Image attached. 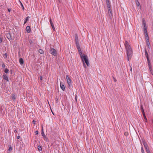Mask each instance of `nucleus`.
Returning <instances> with one entry per match:
<instances>
[{
  "instance_id": "obj_1",
  "label": "nucleus",
  "mask_w": 153,
  "mask_h": 153,
  "mask_svg": "<svg viewBox=\"0 0 153 153\" xmlns=\"http://www.w3.org/2000/svg\"><path fill=\"white\" fill-rule=\"evenodd\" d=\"M124 45L126 51L128 60L129 61L131 59L132 55V49L128 42L126 40H125Z\"/></svg>"
},
{
  "instance_id": "obj_2",
  "label": "nucleus",
  "mask_w": 153,
  "mask_h": 153,
  "mask_svg": "<svg viewBox=\"0 0 153 153\" xmlns=\"http://www.w3.org/2000/svg\"><path fill=\"white\" fill-rule=\"evenodd\" d=\"M66 79L67 83L69 86V88H70L72 87V81L71 78L69 77L68 75L66 76Z\"/></svg>"
},
{
  "instance_id": "obj_3",
  "label": "nucleus",
  "mask_w": 153,
  "mask_h": 153,
  "mask_svg": "<svg viewBox=\"0 0 153 153\" xmlns=\"http://www.w3.org/2000/svg\"><path fill=\"white\" fill-rule=\"evenodd\" d=\"M51 53L54 56H56L57 54L56 51L53 48H51L50 49Z\"/></svg>"
},
{
  "instance_id": "obj_4",
  "label": "nucleus",
  "mask_w": 153,
  "mask_h": 153,
  "mask_svg": "<svg viewBox=\"0 0 153 153\" xmlns=\"http://www.w3.org/2000/svg\"><path fill=\"white\" fill-rule=\"evenodd\" d=\"M143 144L144 146V147L145 148V149L146 150V152H147V153H149L150 152V151L149 149L148 146L147 145V144L146 143H143Z\"/></svg>"
},
{
  "instance_id": "obj_5",
  "label": "nucleus",
  "mask_w": 153,
  "mask_h": 153,
  "mask_svg": "<svg viewBox=\"0 0 153 153\" xmlns=\"http://www.w3.org/2000/svg\"><path fill=\"white\" fill-rule=\"evenodd\" d=\"M108 14L109 15V17L111 18V17H113V13L112 10L111 9V8L108 7Z\"/></svg>"
},
{
  "instance_id": "obj_6",
  "label": "nucleus",
  "mask_w": 153,
  "mask_h": 153,
  "mask_svg": "<svg viewBox=\"0 0 153 153\" xmlns=\"http://www.w3.org/2000/svg\"><path fill=\"white\" fill-rule=\"evenodd\" d=\"M82 60V61H85V62L88 60V57L86 55L83 54V56H81V58Z\"/></svg>"
},
{
  "instance_id": "obj_7",
  "label": "nucleus",
  "mask_w": 153,
  "mask_h": 153,
  "mask_svg": "<svg viewBox=\"0 0 153 153\" xmlns=\"http://www.w3.org/2000/svg\"><path fill=\"white\" fill-rule=\"evenodd\" d=\"M144 31L146 40H149V37L148 36V34L147 33L146 29H144Z\"/></svg>"
},
{
  "instance_id": "obj_8",
  "label": "nucleus",
  "mask_w": 153,
  "mask_h": 153,
  "mask_svg": "<svg viewBox=\"0 0 153 153\" xmlns=\"http://www.w3.org/2000/svg\"><path fill=\"white\" fill-rule=\"evenodd\" d=\"M144 31L146 40H149V37L148 36V34L147 33L146 29H144Z\"/></svg>"
},
{
  "instance_id": "obj_9",
  "label": "nucleus",
  "mask_w": 153,
  "mask_h": 153,
  "mask_svg": "<svg viewBox=\"0 0 153 153\" xmlns=\"http://www.w3.org/2000/svg\"><path fill=\"white\" fill-rule=\"evenodd\" d=\"M6 36L7 38L9 40H12V37L10 33H7L6 34Z\"/></svg>"
},
{
  "instance_id": "obj_10",
  "label": "nucleus",
  "mask_w": 153,
  "mask_h": 153,
  "mask_svg": "<svg viewBox=\"0 0 153 153\" xmlns=\"http://www.w3.org/2000/svg\"><path fill=\"white\" fill-rule=\"evenodd\" d=\"M146 58H147V63H148V65L149 66V67H150V68H151V67H152V65L151 63L150 62L149 59V57H146Z\"/></svg>"
},
{
  "instance_id": "obj_11",
  "label": "nucleus",
  "mask_w": 153,
  "mask_h": 153,
  "mask_svg": "<svg viewBox=\"0 0 153 153\" xmlns=\"http://www.w3.org/2000/svg\"><path fill=\"white\" fill-rule=\"evenodd\" d=\"M26 30L27 33H30L31 31V29L30 27L28 26H27L26 28Z\"/></svg>"
},
{
  "instance_id": "obj_12",
  "label": "nucleus",
  "mask_w": 153,
  "mask_h": 153,
  "mask_svg": "<svg viewBox=\"0 0 153 153\" xmlns=\"http://www.w3.org/2000/svg\"><path fill=\"white\" fill-rule=\"evenodd\" d=\"M79 41L78 40H75V43L76 44V48H79L80 47L79 44Z\"/></svg>"
},
{
  "instance_id": "obj_13",
  "label": "nucleus",
  "mask_w": 153,
  "mask_h": 153,
  "mask_svg": "<svg viewBox=\"0 0 153 153\" xmlns=\"http://www.w3.org/2000/svg\"><path fill=\"white\" fill-rule=\"evenodd\" d=\"M60 85L61 89L63 91H64L65 89V86L63 84H62V82H60Z\"/></svg>"
},
{
  "instance_id": "obj_14",
  "label": "nucleus",
  "mask_w": 153,
  "mask_h": 153,
  "mask_svg": "<svg viewBox=\"0 0 153 153\" xmlns=\"http://www.w3.org/2000/svg\"><path fill=\"white\" fill-rule=\"evenodd\" d=\"M3 79L7 81H9V79L8 78L6 74H4L3 75Z\"/></svg>"
},
{
  "instance_id": "obj_15",
  "label": "nucleus",
  "mask_w": 153,
  "mask_h": 153,
  "mask_svg": "<svg viewBox=\"0 0 153 153\" xmlns=\"http://www.w3.org/2000/svg\"><path fill=\"white\" fill-rule=\"evenodd\" d=\"M12 99L13 101H15L16 99V95L15 94H12Z\"/></svg>"
},
{
  "instance_id": "obj_16",
  "label": "nucleus",
  "mask_w": 153,
  "mask_h": 153,
  "mask_svg": "<svg viewBox=\"0 0 153 153\" xmlns=\"http://www.w3.org/2000/svg\"><path fill=\"white\" fill-rule=\"evenodd\" d=\"M106 1V4L108 8L109 7L111 8V5L110 4L109 1Z\"/></svg>"
},
{
  "instance_id": "obj_17",
  "label": "nucleus",
  "mask_w": 153,
  "mask_h": 153,
  "mask_svg": "<svg viewBox=\"0 0 153 153\" xmlns=\"http://www.w3.org/2000/svg\"><path fill=\"white\" fill-rule=\"evenodd\" d=\"M142 22L143 23V24L144 25V29H146V22H145V20L144 19H143Z\"/></svg>"
},
{
  "instance_id": "obj_18",
  "label": "nucleus",
  "mask_w": 153,
  "mask_h": 153,
  "mask_svg": "<svg viewBox=\"0 0 153 153\" xmlns=\"http://www.w3.org/2000/svg\"><path fill=\"white\" fill-rule=\"evenodd\" d=\"M145 56L146 57H149V55H148V53L147 51L146 50V48H145Z\"/></svg>"
},
{
  "instance_id": "obj_19",
  "label": "nucleus",
  "mask_w": 153,
  "mask_h": 153,
  "mask_svg": "<svg viewBox=\"0 0 153 153\" xmlns=\"http://www.w3.org/2000/svg\"><path fill=\"white\" fill-rule=\"evenodd\" d=\"M19 63H20L21 64V65H22V64H23L24 63V61H23V59L22 58H21L20 59H19Z\"/></svg>"
},
{
  "instance_id": "obj_20",
  "label": "nucleus",
  "mask_w": 153,
  "mask_h": 153,
  "mask_svg": "<svg viewBox=\"0 0 153 153\" xmlns=\"http://www.w3.org/2000/svg\"><path fill=\"white\" fill-rule=\"evenodd\" d=\"M140 108L141 111L142 112V114L144 113L145 112H144V110L143 107V106L142 105H141Z\"/></svg>"
},
{
  "instance_id": "obj_21",
  "label": "nucleus",
  "mask_w": 153,
  "mask_h": 153,
  "mask_svg": "<svg viewBox=\"0 0 153 153\" xmlns=\"http://www.w3.org/2000/svg\"><path fill=\"white\" fill-rule=\"evenodd\" d=\"M150 71L151 72V73L152 74V75H153V70L152 69V67H151V68L149 67Z\"/></svg>"
},
{
  "instance_id": "obj_22",
  "label": "nucleus",
  "mask_w": 153,
  "mask_h": 153,
  "mask_svg": "<svg viewBox=\"0 0 153 153\" xmlns=\"http://www.w3.org/2000/svg\"><path fill=\"white\" fill-rule=\"evenodd\" d=\"M38 52L40 54H43L44 53V51L41 49H40L38 50Z\"/></svg>"
},
{
  "instance_id": "obj_23",
  "label": "nucleus",
  "mask_w": 153,
  "mask_h": 153,
  "mask_svg": "<svg viewBox=\"0 0 153 153\" xmlns=\"http://www.w3.org/2000/svg\"><path fill=\"white\" fill-rule=\"evenodd\" d=\"M143 116L144 117V119L145 120L146 122H147V118L146 117V116L145 114V113H143Z\"/></svg>"
},
{
  "instance_id": "obj_24",
  "label": "nucleus",
  "mask_w": 153,
  "mask_h": 153,
  "mask_svg": "<svg viewBox=\"0 0 153 153\" xmlns=\"http://www.w3.org/2000/svg\"><path fill=\"white\" fill-rule=\"evenodd\" d=\"M28 19H29V16H27V17H26L25 18V20L24 23V25L28 21Z\"/></svg>"
},
{
  "instance_id": "obj_25",
  "label": "nucleus",
  "mask_w": 153,
  "mask_h": 153,
  "mask_svg": "<svg viewBox=\"0 0 153 153\" xmlns=\"http://www.w3.org/2000/svg\"><path fill=\"white\" fill-rule=\"evenodd\" d=\"M146 44L148 46V47L149 48V46L150 45V43L149 42V40H146Z\"/></svg>"
},
{
  "instance_id": "obj_26",
  "label": "nucleus",
  "mask_w": 153,
  "mask_h": 153,
  "mask_svg": "<svg viewBox=\"0 0 153 153\" xmlns=\"http://www.w3.org/2000/svg\"><path fill=\"white\" fill-rule=\"evenodd\" d=\"M135 1L136 2V4L137 5V6L138 7L139 6H140V4L138 1V0H136Z\"/></svg>"
},
{
  "instance_id": "obj_27",
  "label": "nucleus",
  "mask_w": 153,
  "mask_h": 153,
  "mask_svg": "<svg viewBox=\"0 0 153 153\" xmlns=\"http://www.w3.org/2000/svg\"><path fill=\"white\" fill-rule=\"evenodd\" d=\"M38 149L39 150V151H42V148L41 146H38Z\"/></svg>"
},
{
  "instance_id": "obj_28",
  "label": "nucleus",
  "mask_w": 153,
  "mask_h": 153,
  "mask_svg": "<svg viewBox=\"0 0 153 153\" xmlns=\"http://www.w3.org/2000/svg\"><path fill=\"white\" fill-rule=\"evenodd\" d=\"M85 62L86 64L87 65V66H89V62L88 60H87V61H86Z\"/></svg>"
},
{
  "instance_id": "obj_29",
  "label": "nucleus",
  "mask_w": 153,
  "mask_h": 153,
  "mask_svg": "<svg viewBox=\"0 0 153 153\" xmlns=\"http://www.w3.org/2000/svg\"><path fill=\"white\" fill-rule=\"evenodd\" d=\"M43 138L46 141H48V138L46 136L44 137Z\"/></svg>"
},
{
  "instance_id": "obj_30",
  "label": "nucleus",
  "mask_w": 153,
  "mask_h": 153,
  "mask_svg": "<svg viewBox=\"0 0 153 153\" xmlns=\"http://www.w3.org/2000/svg\"><path fill=\"white\" fill-rule=\"evenodd\" d=\"M9 71V70L7 68H6L4 71V72L6 73H8Z\"/></svg>"
},
{
  "instance_id": "obj_31",
  "label": "nucleus",
  "mask_w": 153,
  "mask_h": 153,
  "mask_svg": "<svg viewBox=\"0 0 153 153\" xmlns=\"http://www.w3.org/2000/svg\"><path fill=\"white\" fill-rule=\"evenodd\" d=\"M75 40H78V36L76 34H75Z\"/></svg>"
},
{
  "instance_id": "obj_32",
  "label": "nucleus",
  "mask_w": 153,
  "mask_h": 153,
  "mask_svg": "<svg viewBox=\"0 0 153 153\" xmlns=\"http://www.w3.org/2000/svg\"><path fill=\"white\" fill-rule=\"evenodd\" d=\"M77 48V49L78 50L79 53H81L82 52L80 48V47H79V48L78 47Z\"/></svg>"
},
{
  "instance_id": "obj_33",
  "label": "nucleus",
  "mask_w": 153,
  "mask_h": 153,
  "mask_svg": "<svg viewBox=\"0 0 153 153\" xmlns=\"http://www.w3.org/2000/svg\"><path fill=\"white\" fill-rule=\"evenodd\" d=\"M4 58L5 59L7 57V54L6 53H5V54H4L3 56Z\"/></svg>"
},
{
  "instance_id": "obj_34",
  "label": "nucleus",
  "mask_w": 153,
  "mask_h": 153,
  "mask_svg": "<svg viewBox=\"0 0 153 153\" xmlns=\"http://www.w3.org/2000/svg\"><path fill=\"white\" fill-rule=\"evenodd\" d=\"M124 135L125 136H127L128 135V133L127 132H125L124 133Z\"/></svg>"
},
{
  "instance_id": "obj_35",
  "label": "nucleus",
  "mask_w": 153,
  "mask_h": 153,
  "mask_svg": "<svg viewBox=\"0 0 153 153\" xmlns=\"http://www.w3.org/2000/svg\"><path fill=\"white\" fill-rule=\"evenodd\" d=\"M42 135L43 137L46 136L45 135L44 132V131H43L42 132Z\"/></svg>"
},
{
  "instance_id": "obj_36",
  "label": "nucleus",
  "mask_w": 153,
  "mask_h": 153,
  "mask_svg": "<svg viewBox=\"0 0 153 153\" xmlns=\"http://www.w3.org/2000/svg\"><path fill=\"white\" fill-rule=\"evenodd\" d=\"M20 2L21 3V7H22L23 10H24L25 9H24V7L23 6V4H22V3L20 1Z\"/></svg>"
},
{
  "instance_id": "obj_37",
  "label": "nucleus",
  "mask_w": 153,
  "mask_h": 153,
  "mask_svg": "<svg viewBox=\"0 0 153 153\" xmlns=\"http://www.w3.org/2000/svg\"><path fill=\"white\" fill-rule=\"evenodd\" d=\"M6 67V66L5 65V64L3 63L2 64V67L3 68H4Z\"/></svg>"
},
{
  "instance_id": "obj_38",
  "label": "nucleus",
  "mask_w": 153,
  "mask_h": 153,
  "mask_svg": "<svg viewBox=\"0 0 153 153\" xmlns=\"http://www.w3.org/2000/svg\"><path fill=\"white\" fill-rule=\"evenodd\" d=\"M141 151L142 153H145L143 147H142L141 148Z\"/></svg>"
},
{
  "instance_id": "obj_39",
  "label": "nucleus",
  "mask_w": 153,
  "mask_h": 153,
  "mask_svg": "<svg viewBox=\"0 0 153 153\" xmlns=\"http://www.w3.org/2000/svg\"><path fill=\"white\" fill-rule=\"evenodd\" d=\"M55 101L56 103L58 102V98L57 97L55 98Z\"/></svg>"
},
{
  "instance_id": "obj_40",
  "label": "nucleus",
  "mask_w": 153,
  "mask_h": 153,
  "mask_svg": "<svg viewBox=\"0 0 153 153\" xmlns=\"http://www.w3.org/2000/svg\"><path fill=\"white\" fill-rule=\"evenodd\" d=\"M2 40H3V38H2L1 37H0V43H1L2 42Z\"/></svg>"
},
{
  "instance_id": "obj_41",
  "label": "nucleus",
  "mask_w": 153,
  "mask_h": 153,
  "mask_svg": "<svg viewBox=\"0 0 153 153\" xmlns=\"http://www.w3.org/2000/svg\"><path fill=\"white\" fill-rule=\"evenodd\" d=\"M12 150V148L11 147H9V149H8V151H11Z\"/></svg>"
},
{
  "instance_id": "obj_42",
  "label": "nucleus",
  "mask_w": 153,
  "mask_h": 153,
  "mask_svg": "<svg viewBox=\"0 0 153 153\" xmlns=\"http://www.w3.org/2000/svg\"><path fill=\"white\" fill-rule=\"evenodd\" d=\"M83 66H84V67H85V68H86V66L84 63V61H83Z\"/></svg>"
},
{
  "instance_id": "obj_43",
  "label": "nucleus",
  "mask_w": 153,
  "mask_h": 153,
  "mask_svg": "<svg viewBox=\"0 0 153 153\" xmlns=\"http://www.w3.org/2000/svg\"><path fill=\"white\" fill-rule=\"evenodd\" d=\"M50 23L51 24V26L54 25L52 22H51Z\"/></svg>"
},
{
  "instance_id": "obj_44",
  "label": "nucleus",
  "mask_w": 153,
  "mask_h": 153,
  "mask_svg": "<svg viewBox=\"0 0 153 153\" xmlns=\"http://www.w3.org/2000/svg\"><path fill=\"white\" fill-rule=\"evenodd\" d=\"M52 28H53V30H55V28L54 25L52 26Z\"/></svg>"
},
{
  "instance_id": "obj_45",
  "label": "nucleus",
  "mask_w": 153,
  "mask_h": 153,
  "mask_svg": "<svg viewBox=\"0 0 153 153\" xmlns=\"http://www.w3.org/2000/svg\"><path fill=\"white\" fill-rule=\"evenodd\" d=\"M79 54L81 58V56L83 55H82V52H81V53H79Z\"/></svg>"
},
{
  "instance_id": "obj_46",
  "label": "nucleus",
  "mask_w": 153,
  "mask_h": 153,
  "mask_svg": "<svg viewBox=\"0 0 153 153\" xmlns=\"http://www.w3.org/2000/svg\"><path fill=\"white\" fill-rule=\"evenodd\" d=\"M40 79L42 80V77L41 76H39Z\"/></svg>"
},
{
  "instance_id": "obj_47",
  "label": "nucleus",
  "mask_w": 153,
  "mask_h": 153,
  "mask_svg": "<svg viewBox=\"0 0 153 153\" xmlns=\"http://www.w3.org/2000/svg\"><path fill=\"white\" fill-rule=\"evenodd\" d=\"M35 133H36V134H38V131H35Z\"/></svg>"
},
{
  "instance_id": "obj_48",
  "label": "nucleus",
  "mask_w": 153,
  "mask_h": 153,
  "mask_svg": "<svg viewBox=\"0 0 153 153\" xmlns=\"http://www.w3.org/2000/svg\"><path fill=\"white\" fill-rule=\"evenodd\" d=\"M32 122L33 124H35V121L34 120H33L32 121Z\"/></svg>"
},
{
  "instance_id": "obj_49",
  "label": "nucleus",
  "mask_w": 153,
  "mask_h": 153,
  "mask_svg": "<svg viewBox=\"0 0 153 153\" xmlns=\"http://www.w3.org/2000/svg\"><path fill=\"white\" fill-rule=\"evenodd\" d=\"M8 11L9 12H10V10H11V9H8Z\"/></svg>"
},
{
  "instance_id": "obj_50",
  "label": "nucleus",
  "mask_w": 153,
  "mask_h": 153,
  "mask_svg": "<svg viewBox=\"0 0 153 153\" xmlns=\"http://www.w3.org/2000/svg\"><path fill=\"white\" fill-rule=\"evenodd\" d=\"M43 131V127H42V132Z\"/></svg>"
},
{
  "instance_id": "obj_51",
  "label": "nucleus",
  "mask_w": 153,
  "mask_h": 153,
  "mask_svg": "<svg viewBox=\"0 0 153 153\" xmlns=\"http://www.w3.org/2000/svg\"><path fill=\"white\" fill-rule=\"evenodd\" d=\"M51 22H52V21H51V18L50 17V23Z\"/></svg>"
},
{
  "instance_id": "obj_52",
  "label": "nucleus",
  "mask_w": 153,
  "mask_h": 153,
  "mask_svg": "<svg viewBox=\"0 0 153 153\" xmlns=\"http://www.w3.org/2000/svg\"><path fill=\"white\" fill-rule=\"evenodd\" d=\"M20 138V136H17V139H19Z\"/></svg>"
},
{
  "instance_id": "obj_53",
  "label": "nucleus",
  "mask_w": 153,
  "mask_h": 153,
  "mask_svg": "<svg viewBox=\"0 0 153 153\" xmlns=\"http://www.w3.org/2000/svg\"><path fill=\"white\" fill-rule=\"evenodd\" d=\"M14 132L15 133H17V131L16 130H15L14 131Z\"/></svg>"
},
{
  "instance_id": "obj_54",
  "label": "nucleus",
  "mask_w": 153,
  "mask_h": 153,
  "mask_svg": "<svg viewBox=\"0 0 153 153\" xmlns=\"http://www.w3.org/2000/svg\"><path fill=\"white\" fill-rule=\"evenodd\" d=\"M52 113H53V114L54 115V114H53V112L52 111Z\"/></svg>"
},
{
  "instance_id": "obj_55",
  "label": "nucleus",
  "mask_w": 153,
  "mask_h": 153,
  "mask_svg": "<svg viewBox=\"0 0 153 153\" xmlns=\"http://www.w3.org/2000/svg\"><path fill=\"white\" fill-rule=\"evenodd\" d=\"M131 71H132V69L131 68L130 70Z\"/></svg>"
},
{
  "instance_id": "obj_56",
  "label": "nucleus",
  "mask_w": 153,
  "mask_h": 153,
  "mask_svg": "<svg viewBox=\"0 0 153 153\" xmlns=\"http://www.w3.org/2000/svg\"><path fill=\"white\" fill-rule=\"evenodd\" d=\"M11 71V74H12V71Z\"/></svg>"
},
{
  "instance_id": "obj_57",
  "label": "nucleus",
  "mask_w": 153,
  "mask_h": 153,
  "mask_svg": "<svg viewBox=\"0 0 153 153\" xmlns=\"http://www.w3.org/2000/svg\"><path fill=\"white\" fill-rule=\"evenodd\" d=\"M106 1H109V0H106Z\"/></svg>"
},
{
  "instance_id": "obj_58",
  "label": "nucleus",
  "mask_w": 153,
  "mask_h": 153,
  "mask_svg": "<svg viewBox=\"0 0 153 153\" xmlns=\"http://www.w3.org/2000/svg\"><path fill=\"white\" fill-rule=\"evenodd\" d=\"M59 1H60L59 0Z\"/></svg>"
},
{
  "instance_id": "obj_59",
  "label": "nucleus",
  "mask_w": 153,
  "mask_h": 153,
  "mask_svg": "<svg viewBox=\"0 0 153 153\" xmlns=\"http://www.w3.org/2000/svg\"><path fill=\"white\" fill-rule=\"evenodd\" d=\"M149 153H151V152H149Z\"/></svg>"
}]
</instances>
